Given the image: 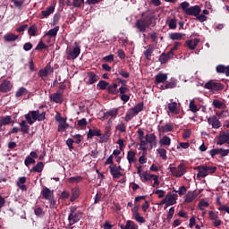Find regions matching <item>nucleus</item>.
Masks as SVG:
<instances>
[{
  "label": "nucleus",
  "mask_w": 229,
  "mask_h": 229,
  "mask_svg": "<svg viewBox=\"0 0 229 229\" xmlns=\"http://www.w3.org/2000/svg\"><path fill=\"white\" fill-rule=\"evenodd\" d=\"M24 117L26 120H22L19 124L21 133L26 134L30 133V125L34 124L36 121L41 122L46 120V112L40 114L39 110L30 111Z\"/></svg>",
  "instance_id": "1"
},
{
  "label": "nucleus",
  "mask_w": 229,
  "mask_h": 229,
  "mask_svg": "<svg viewBox=\"0 0 229 229\" xmlns=\"http://www.w3.org/2000/svg\"><path fill=\"white\" fill-rule=\"evenodd\" d=\"M81 217H83V212L78 210V207L72 206L70 208V214L68 216V226H72L76 223H80Z\"/></svg>",
  "instance_id": "2"
},
{
  "label": "nucleus",
  "mask_w": 229,
  "mask_h": 229,
  "mask_svg": "<svg viewBox=\"0 0 229 229\" xmlns=\"http://www.w3.org/2000/svg\"><path fill=\"white\" fill-rule=\"evenodd\" d=\"M189 6H191V4H189V2H182L181 4V8L185 15H191L193 17H197L199 15V13H201V7H199V5H194L191 7Z\"/></svg>",
  "instance_id": "3"
},
{
  "label": "nucleus",
  "mask_w": 229,
  "mask_h": 229,
  "mask_svg": "<svg viewBox=\"0 0 229 229\" xmlns=\"http://www.w3.org/2000/svg\"><path fill=\"white\" fill-rule=\"evenodd\" d=\"M195 169L199 172L197 174V178H207V176H208L209 174H214V173L217 171L216 166L208 165H199Z\"/></svg>",
  "instance_id": "4"
},
{
  "label": "nucleus",
  "mask_w": 229,
  "mask_h": 229,
  "mask_svg": "<svg viewBox=\"0 0 229 229\" xmlns=\"http://www.w3.org/2000/svg\"><path fill=\"white\" fill-rule=\"evenodd\" d=\"M153 24V16H145L136 21V28L140 33L146 32V29Z\"/></svg>",
  "instance_id": "5"
},
{
  "label": "nucleus",
  "mask_w": 229,
  "mask_h": 229,
  "mask_svg": "<svg viewBox=\"0 0 229 229\" xmlns=\"http://www.w3.org/2000/svg\"><path fill=\"white\" fill-rule=\"evenodd\" d=\"M169 169L170 173L173 176H175V178H182V176L187 173V168L183 163H181L177 167L170 166Z\"/></svg>",
  "instance_id": "6"
},
{
  "label": "nucleus",
  "mask_w": 229,
  "mask_h": 229,
  "mask_svg": "<svg viewBox=\"0 0 229 229\" xmlns=\"http://www.w3.org/2000/svg\"><path fill=\"white\" fill-rule=\"evenodd\" d=\"M204 87L208 90H214L215 92H221L225 89V85L221 82H216L214 81H209L205 83Z\"/></svg>",
  "instance_id": "7"
},
{
  "label": "nucleus",
  "mask_w": 229,
  "mask_h": 229,
  "mask_svg": "<svg viewBox=\"0 0 229 229\" xmlns=\"http://www.w3.org/2000/svg\"><path fill=\"white\" fill-rule=\"evenodd\" d=\"M74 47L68 52V60H76L78 56H80V53H81V47L78 42L74 43Z\"/></svg>",
  "instance_id": "8"
},
{
  "label": "nucleus",
  "mask_w": 229,
  "mask_h": 229,
  "mask_svg": "<svg viewBox=\"0 0 229 229\" xmlns=\"http://www.w3.org/2000/svg\"><path fill=\"white\" fill-rule=\"evenodd\" d=\"M55 72V69L51 66V64H47L44 69H40L38 72V76L41 78V80H46L49 74H53Z\"/></svg>",
  "instance_id": "9"
},
{
  "label": "nucleus",
  "mask_w": 229,
  "mask_h": 229,
  "mask_svg": "<svg viewBox=\"0 0 229 229\" xmlns=\"http://www.w3.org/2000/svg\"><path fill=\"white\" fill-rule=\"evenodd\" d=\"M13 89V84L8 80H4L0 84V92L6 94Z\"/></svg>",
  "instance_id": "10"
},
{
  "label": "nucleus",
  "mask_w": 229,
  "mask_h": 229,
  "mask_svg": "<svg viewBox=\"0 0 229 229\" xmlns=\"http://www.w3.org/2000/svg\"><path fill=\"white\" fill-rule=\"evenodd\" d=\"M50 99L54 103H64V93L57 90L56 93L50 95Z\"/></svg>",
  "instance_id": "11"
},
{
  "label": "nucleus",
  "mask_w": 229,
  "mask_h": 229,
  "mask_svg": "<svg viewBox=\"0 0 229 229\" xmlns=\"http://www.w3.org/2000/svg\"><path fill=\"white\" fill-rule=\"evenodd\" d=\"M88 81H86V85H94L98 80L99 77L94 72H88Z\"/></svg>",
  "instance_id": "12"
},
{
  "label": "nucleus",
  "mask_w": 229,
  "mask_h": 229,
  "mask_svg": "<svg viewBox=\"0 0 229 229\" xmlns=\"http://www.w3.org/2000/svg\"><path fill=\"white\" fill-rule=\"evenodd\" d=\"M41 196L44 198V199H51V198L55 197V191H51L49 188L45 187L41 191Z\"/></svg>",
  "instance_id": "13"
},
{
  "label": "nucleus",
  "mask_w": 229,
  "mask_h": 229,
  "mask_svg": "<svg viewBox=\"0 0 229 229\" xmlns=\"http://www.w3.org/2000/svg\"><path fill=\"white\" fill-rule=\"evenodd\" d=\"M165 199H166V207L176 205V199H178V195L168 193L165 196Z\"/></svg>",
  "instance_id": "14"
},
{
  "label": "nucleus",
  "mask_w": 229,
  "mask_h": 229,
  "mask_svg": "<svg viewBox=\"0 0 229 229\" xmlns=\"http://www.w3.org/2000/svg\"><path fill=\"white\" fill-rule=\"evenodd\" d=\"M112 135L110 127H106L104 134H101L99 143L103 144V142H108V139Z\"/></svg>",
  "instance_id": "15"
},
{
  "label": "nucleus",
  "mask_w": 229,
  "mask_h": 229,
  "mask_svg": "<svg viewBox=\"0 0 229 229\" xmlns=\"http://www.w3.org/2000/svg\"><path fill=\"white\" fill-rule=\"evenodd\" d=\"M208 124H211L212 128L217 130V128H221V122L217 119L216 116H212L208 119Z\"/></svg>",
  "instance_id": "16"
},
{
  "label": "nucleus",
  "mask_w": 229,
  "mask_h": 229,
  "mask_svg": "<svg viewBox=\"0 0 229 229\" xmlns=\"http://www.w3.org/2000/svg\"><path fill=\"white\" fill-rule=\"evenodd\" d=\"M196 198H198V193L196 191H188L185 195L184 203H192Z\"/></svg>",
  "instance_id": "17"
},
{
  "label": "nucleus",
  "mask_w": 229,
  "mask_h": 229,
  "mask_svg": "<svg viewBox=\"0 0 229 229\" xmlns=\"http://www.w3.org/2000/svg\"><path fill=\"white\" fill-rule=\"evenodd\" d=\"M109 169H110L111 174L113 175V178L119 179V178H121V176H123V173H121L117 169V165H110Z\"/></svg>",
  "instance_id": "18"
},
{
  "label": "nucleus",
  "mask_w": 229,
  "mask_h": 229,
  "mask_svg": "<svg viewBox=\"0 0 229 229\" xmlns=\"http://www.w3.org/2000/svg\"><path fill=\"white\" fill-rule=\"evenodd\" d=\"M145 141L147 144H150V146H157V136L155 133L147 134L145 136Z\"/></svg>",
  "instance_id": "19"
},
{
  "label": "nucleus",
  "mask_w": 229,
  "mask_h": 229,
  "mask_svg": "<svg viewBox=\"0 0 229 229\" xmlns=\"http://www.w3.org/2000/svg\"><path fill=\"white\" fill-rule=\"evenodd\" d=\"M216 71L218 74H225V76H229V66H225L224 64H218L216 67Z\"/></svg>",
  "instance_id": "20"
},
{
  "label": "nucleus",
  "mask_w": 229,
  "mask_h": 229,
  "mask_svg": "<svg viewBox=\"0 0 229 229\" xmlns=\"http://www.w3.org/2000/svg\"><path fill=\"white\" fill-rule=\"evenodd\" d=\"M79 198H80V188L78 187L72 188L71 191L70 201L72 203L76 201V199H78Z\"/></svg>",
  "instance_id": "21"
},
{
  "label": "nucleus",
  "mask_w": 229,
  "mask_h": 229,
  "mask_svg": "<svg viewBox=\"0 0 229 229\" xmlns=\"http://www.w3.org/2000/svg\"><path fill=\"white\" fill-rule=\"evenodd\" d=\"M154 176L155 174H151L146 171H143L142 174H140V178L143 183H146L147 182H150Z\"/></svg>",
  "instance_id": "22"
},
{
  "label": "nucleus",
  "mask_w": 229,
  "mask_h": 229,
  "mask_svg": "<svg viewBox=\"0 0 229 229\" xmlns=\"http://www.w3.org/2000/svg\"><path fill=\"white\" fill-rule=\"evenodd\" d=\"M117 87H119L117 83L109 84L107 87L108 94H111V96H117V94H119V89H117Z\"/></svg>",
  "instance_id": "23"
},
{
  "label": "nucleus",
  "mask_w": 229,
  "mask_h": 229,
  "mask_svg": "<svg viewBox=\"0 0 229 229\" xmlns=\"http://www.w3.org/2000/svg\"><path fill=\"white\" fill-rule=\"evenodd\" d=\"M119 226L121 229H139V225H137V224L131 220H128L125 225H120Z\"/></svg>",
  "instance_id": "24"
},
{
  "label": "nucleus",
  "mask_w": 229,
  "mask_h": 229,
  "mask_svg": "<svg viewBox=\"0 0 229 229\" xmlns=\"http://www.w3.org/2000/svg\"><path fill=\"white\" fill-rule=\"evenodd\" d=\"M94 137H101V130L99 129H89L87 134L88 139H93Z\"/></svg>",
  "instance_id": "25"
},
{
  "label": "nucleus",
  "mask_w": 229,
  "mask_h": 229,
  "mask_svg": "<svg viewBox=\"0 0 229 229\" xmlns=\"http://www.w3.org/2000/svg\"><path fill=\"white\" fill-rule=\"evenodd\" d=\"M173 130H174V125H173V123H165L159 129L162 133H169V131H173Z\"/></svg>",
  "instance_id": "26"
},
{
  "label": "nucleus",
  "mask_w": 229,
  "mask_h": 229,
  "mask_svg": "<svg viewBox=\"0 0 229 229\" xmlns=\"http://www.w3.org/2000/svg\"><path fill=\"white\" fill-rule=\"evenodd\" d=\"M167 108L172 114H175V115H178V114H180V112L178 111V103L176 102L169 103L167 105Z\"/></svg>",
  "instance_id": "27"
},
{
  "label": "nucleus",
  "mask_w": 229,
  "mask_h": 229,
  "mask_svg": "<svg viewBox=\"0 0 229 229\" xmlns=\"http://www.w3.org/2000/svg\"><path fill=\"white\" fill-rule=\"evenodd\" d=\"M165 81H167V73L159 72L157 75H156V83H164Z\"/></svg>",
  "instance_id": "28"
},
{
  "label": "nucleus",
  "mask_w": 229,
  "mask_h": 229,
  "mask_svg": "<svg viewBox=\"0 0 229 229\" xmlns=\"http://www.w3.org/2000/svg\"><path fill=\"white\" fill-rule=\"evenodd\" d=\"M4 39L5 42H15V40L19 39V35L7 33L4 36Z\"/></svg>",
  "instance_id": "29"
},
{
  "label": "nucleus",
  "mask_w": 229,
  "mask_h": 229,
  "mask_svg": "<svg viewBox=\"0 0 229 229\" xmlns=\"http://www.w3.org/2000/svg\"><path fill=\"white\" fill-rule=\"evenodd\" d=\"M118 114H119V108H113L104 114L106 119H108V117H117Z\"/></svg>",
  "instance_id": "30"
},
{
  "label": "nucleus",
  "mask_w": 229,
  "mask_h": 229,
  "mask_svg": "<svg viewBox=\"0 0 229 229\" xmlns=\"http://www.w3.org/2000/svg\"><path fill=\"white\" fill-rule=\"evenodd\" d=\"M136 155H137V153H135V151H132V150L128 151L127 160L130 165L133 164V162H137V157H135Z\"/></svg>",
  "instance_id": "31"
},
{
  "label": "nucleus",
  "mask_w": 229,
  "mask_h": 229,
  "mask_svg": "<svg viewBox=\"0 0 229 229\" xmlns=\"http://www.w3.org/2000/svg\"><path fill=\"white\" fill-rule=\"evenodd\" d=\"M131 110L133 114L138 115L140 112H142V110H144V102L139 103L134 107L131 108Z\"/></svg>",
  "instance_id": "32"
},
{
  "label": "nucleus",
  "mask_w": 229,
  "mask_h": 229,
  "mask_svg": "<svg viewBox=\"0 0 229 229\" xmlns=\"http://www.w3.org/2000/svg\"><path fill=\"white\" fill-rule=\"evenodd\" d=\"M85 4V0H78L77 5L74 4V0L71 2V0L66 1L67 6H73V8H81V5Z\"/></svg>",
  "instance_id": "33"
},
{
  "label": "nucleus",
  "mask_w": 229,
  "mask_h": 229,
  "mask_svg": "<svg viewBox=\"0 0 229 229\" xmlns=\"http://www.w3.org/2000/svg\"><path fill=\"white\" fill-rule=\"evenodd\" d=\"M185 37V34H182L180 32H174L170 34L171 40H182Z\"/></svg>",
  "instance_id": "34"
},
{
  "label": "nucleus",
  "mask_w": 229,
  "mask_h": 229,
  "mask_svg": "<svg viewBox=\"0 0 229 229\" xmlns=\"http://www.w3.org/2000/svg\"><path fill=\"white\" fill-rule=\"evenodd\" d=\"M37 31H38V27L37 25L33 24L28 29V33L30 37H37Z\"/></svg>",
  "instance_id": "35"
},
{
  "label": "nucleus",
  "mask_w": 229,
  "mask_h": 229,
  "mask_svg": "<svg viewBox=\"0 0 229 229\" xmlns=\"http://www.w3.org/2000/svg\"><path fill=\"white\" fill-rule=\"evenodd\" d=\"M115 76H117V78L119 76H122V78H125L128 79L130 78V72H128L126 70L124 69H120L117 71V72L114 73Z\"/></svg>",
  "instance_id": "36"
},
{
  "label": "nucleus",
  "mask_w": 229,
  "mask_h": 229,
  "mask_svg": "<svg viewBox=\"0 0 229 229\" xmlns=\"http://www.w3.org/2000/svg\"><path fill=\"white\" fill-rule=\"evenodd\" d=\"M58 31H60V27L55 26L54 29L49 30L46 35L51 38L56 37V35H58Z\"/></svg>",
  "instance_id": "37"
},
{
  "label": "nucleus",
  "mask_w": 229,
  "mask_h": 229,
  "mask_svg": "<svg viewBox=\"0 0 229 229\" xmlns=\"http://www.w3.org/2000/svg\"><path fill=\"white\" fill-rule=\"evenodd\" d=\"M55 12V6H49L47 10L41 12L42 17L47 18Z\"/></svg>",
  "instance_id": "38"
},
{
  "label": "nucleus",
  "mask_w": 229,
  "mask_h": 229,
  "mask_svg": "<svg viewBox=\"0 0 229 229\" xmlns=\"http://www.w3.org/2000/svg\"><path fill=\"white\" fill-rule=\"evenodd\" d=\"M0 123L3 126H8V124H12V116L7 115V116H4L0 119Z\"/></svg>",
  "instance_id": "39"
},
{
  "label": "nucleus",
  "mask_w": 229,
  "mask_h": 229,
  "mask_svg": "<svg viewBox=\"0 0 229 229\" xmlns=\"http://www.w3.org/2000/svg\"><path fill=\"white\" fill-rule=\"evenodd\" d=\"M153 51H155V48L149 45L148 49L143 52V55L147 60H149L151 58V55H153Z\"/></svg>",
  "instance_id": "40"
},
{
  "label": "nucleus",
  "mask_w": 229,
  "mask_h": 229,
  "mask_svg": "<svg viewBox=\"0 0 229 229\" xmlns=\"http://www.w3.org/2000/svg\"><path fill=\"white\" fill-rule=\"evenodd\" d=\"M32 172L34 173H42L44 171V163L43 162H38L37 165H35L32 169Z\"/></svg>",
  "instance_id": "41"
},
{
  "label": "nucleus",
  "mask_w": 229,
  "mask_h": 229,
  "mask_svg": "<svg viewBox=\"0 0 229 229\" xmlns=\"http://www.w3.org/2000/svg\"><path fill=\"white\" fill-rule=\"evenodd\" d=\"M167 89H176V81L171 79L170 82H166L163 88V90H165Z\"/></svg>",
  "instance_id": "42"
},
{
  "label": "nucleus",
  "mask_w": 229,
  "mask_h": 229,
  "mask_svg": "<svg viewBox=\"0 0 229 229\" xmlns=\"http://www.w3.org/2000/svg\"><path fill=\"white\" fill-rule=\"evenodd\" d=\"M212 106H214V108H218V110H221V108L225 107V104L219 99H214Z\"/></svg>",
  "instance_id": "43"
},
{
  "label": "nucleus",
  "mask_w": 229,
  "mask_h": 229,
  "mask_svg": "<svg viewBox=\"0 0 229 229\" xmlns=\"http://www.w3.org/2000/svg\"><path fill=\"white\" fill-rule=\"evenodd\" d=\"M109 85L110 84L108 82H106V81H98L97 87H98L100 90H106V89H108Z\"/></svg>",
  "instance_id": "44"
},
{
  "label": "nucleus",
  "mask_w": 229,
  "mask_h": 229,
  "mask_svg": "<svg viewBox=\"0 0 229 229\" xmlns=\"http://www.w3.org/2000/svg\"><path fill=\"white\" fill-rule=\"evenodd\" d=\"M47 201H49V208H58V203H56V199H55V196L47 199Z\"/></svg>",
  "instance_id": "45"
},
{
  "label": "nucleus",
  "mask_w": 229,
  "mask_h": 229,
  "mask_svg": "<svg viewBox=\"0 0 229 229\" xmlns=\"http://www.w3.org/2000/svg\"><path fill=\"white\" fill-rule=\"evenodd\" d=\"M160 144H162V146H171V138H169L168 136H164L160 140Z\"/></svg>",
  "instance_id": "46"
},
{
  "label": "nucleus",
  "mask_w": 229,
  "mask_h": 229,
  "mask_svg": "<svg viewBox=\"0 0 229 229\" xmlns=\"http://www.w3.org/2000/svg\"><path fill=\"white\" fill-rule=\"evenodd\" d=\"M135 115H137V114L135 113H133V111L131 109H130L129 112H127L126 115H125L126 123H130V121H131V119H133V117H135Z\"/></svg>",
  "instance_id": "47"
},
{
  "label": "nucleus",
  "mask_w": 229,
  "mask_h": 229,
  "mask_svg": "<svg viewBox=\"0 0 229 229\" xmlns=\"http://www.w3.org/2000/svg\"><path fill=\"white\" fill-rule=\"evenodd\" d=\"M83 177L82 176H74V177H70L68 179L69 183H80V182H82Z\"/></svg>",
  "instance_id": "48"
},
{
  "label": "nucleus",
  "mask_w": 229,
  "mask_h": 229,
  "mask_svg": "<svg viewBox=\"0 0 229 229\" xmlns=\"http://www.w3.org/2000/svg\"><path fill=\"white\" fill-rule=\"evenodd\" d=\"M28 93V89H26V88L21 87L18 89V91L15 94L16 98H21V96H25V94Z\"/></svg>",
  "instance_id": "49"
},
{
  "label": "nucleus",
  "mask_w": 229,
  "mask_h": 229,
  "mask_svg": "<svg viewBox=\"0 0 229 229\" xmlns=\"http://www.w3.org/2000/svg\"><path fill=\"white\" fill-rule=\"evenodd\" d=\"M157 153L159 157L163 158V160H167V150H165V148H158Z\"/></svg>",
  "instance_id": "50"
},
{
  "label": "nucleus",
  "mask_w": 229,
  "mask_h": 229,
  "mask_svg": "<svg viewBox=\"0 0 229 229\" xmlns=\"http://www.w3.org/2000/svg\"><path fill=\"white\" fill-rule=\"evenodd\" d=\"M128 92H130V89L128 88V86L120 87L118 89L119 96H123L124 94H128Z\"/></svg>",
  "instance_id": "51"
},
{
  "label": "nucleus",
  "mask_w": 229,
  "mask_h": 229,
  "mask_svg": "<svg viewBox=\"0 0 229 229\" xmlns=\"http://www.w3.org/2000/svg\"><path fill=\"white\" fill-rule=\"evenodd\" d=\"M166 24L169 27V30H176V19H171L166 21Z\"/></svg>",
  "instance_id": "52"
},
{
  "label": "nucleus",
  "mask_w": 229,
  "mask_h": 229,
  "mask_svg": "<svg viewBox=\"0 0 229 229\" xmlns=\"http://www.w3.org/2000/svg\"><path fill=\"white\" fill-rule=\"evenodd\" d=\"M169 60V55L165 53H162L159 56V62L160 64H167V61Z\"/></svg>",
  "instance_id": "53"
},
{
  "label": "nucleus",
  "mask_w": 229,
  "mask_h": 229,
  "mask_svg": "<svg viewBox=\"0 0 229 229\" xmlns=\"http://www.w3.org/2000/svg\"><path fill=\"white\" fill-rule=\"evenodd\" d=\"M198 207H199V208L200 210H205L203 208H208L209 204H208V202H207V200L202 199V200H200V201L199 202Z\"/></svg>",
  "instance_id": "54"
},
{
  "label": "nucleus",
  "mask_w": 229,
  "mask_h": 229,
  "mask_svg": "<svg viewBox=\"0 0 229 229\" xmlns=\"http://www.w3.org/2000/svg\"><path fill=\"white\" fill-rule=\"evenodd\" d=\"M116 130L121 131V133H124V131H126V123H124V122H121L120 124L116 125Z\"/></svg>",
  "instance_id": "55"
},
{
  "label": "nucleus",
  "mask_w": 229,
  "mask_h": 229,
  "mask_svg": "<svg viewBox=\"0 0 229 229\" xmlns=\"http://www.w3.org/2000/svg\"><path fill=\"white\" fill-rule=\"evenodd\" d=\"M35 159H33L31 157L28 156L25 160H24V164L27 167H30V165H31V164H35Z\"/></svg>",
  "instance_id": "56"
},
{
  "label": "nucleus",
  "mask_w": 229,
  "mask_h": 229,
  "mask_svg": "<svg viewBox=\"0 0 229 229\" xmlns=\"http://www.w3.org/2000/svg\"><path fill=\"white\" fill-rule=\"evenodd\" d=\"M189 106H190L191 112H192L193 114H196V112H198V106H196V104L194 103V100L190 101Z\"/></svg>",
  "instance_id": "57"
},
{
  "label": "nucleus",
  "mask_w": 229,
  "mask_h": 229,
  "mask_svg": "<svg viewBox=\"0 0 229 229\" xmlns=\"http://www.w3.org/2000/svg\"><path fill=\"white\" fill-rule=\"evenodd\" d=\"M209 155L212 158H214L216 155H221V148H213L209 150Z\"/></svg>",
  "instance_id": "58"
},
{
  "label": "nucleus",
  "mask_w": 229,
  "mask_h": 229,
  "mask_svg": "<svg viewBox=\"0 0 229 229\" xmlns=\"http://www.w3.org/2000/svg\"><path fill=\"white\" fill-rule=\"evenodd\" d=\"M174 192H177L179 196H184V194L187 193V187L181 186L178 191H174Z\"/></svg>",
  "instance_id": "59"
},
{
  "label": "nucleus",
  "mask_w": 229,
  "mask_h": 229,
  "mask_svg": "<svg viewBox=\"0 0 229 229\" xmlns=\"http://www.w3.org/2000/svg\"><path fill=\"white\" fill-rule=\"evenodd\" d=\"M47 46L44 42L39 41L36 47V51H42V49H47Z\"/></svg>",
  "instance_id": "60"
},
{
  "label": "nucleus",
  "mask_w": 229,
  "mask_h": 229,
  "mask_svg": "<svg viewBox=\"0 0 229 229\" xmlns=\"http://www.w3.org/2000/svg\"><path fill=\"white\" fill-rule=\"evenodd\" d=\"M208 215H209V219L211 221H216V220L219 219V215H217V213H216L214 211H209Z\"/></svg>",
  "instance_id": "61"
},
{
  "label": "nucleus",
  "mask_w": 229,
  "mask_h": 229,
  "mask_svg": "<svg viewBox=\"0 0 229 229\" xmlns=\"http://www.w3.org/2000/svg\"><path fill=\"white\" fill-rule=\"evenodd\" d=\"M216 115L220 119H224L225 117H228V111L224 110L222 112H216Z\"/></svg>",
  "instance_id": "62"
},
{
  "label": "nucleus",
  "mask_w": 229,
  "mask_h": 229,
  "mask_svg": "<svg viewBox=\"0 0 229 229\" xmlns=\"http://www.w3.org/2000/svg\"><path fill=\"white\" fill-rule=\"evenodd\" d=\"M192 134V131L191 129H185L182 132V139H191V135Z\"/></svg>",
  "instance_id": "63"
},
{
  "label": "nucleus",
  "mask_w": 229,
  "mask_h": 229,
  "mask_svg": "<svg viewBox=\"0 0 229 229\" xmlns=\"http://www.w3.org/2000/svg\"><path fill=\"white\" fill-rule=\"evenodd\" d=\"M133 217L135 221H137V223H146V219L144 218V216H140V213H139L138 215H134Z\"/></svg>",
  "instance_id": "64"
}]
</instances>
